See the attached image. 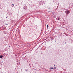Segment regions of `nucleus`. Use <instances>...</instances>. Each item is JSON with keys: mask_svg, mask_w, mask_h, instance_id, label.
Returning <instances> with one entry per match:
<instances>
[{"mask_svg": "<svg viewBox=\"0 0 73 73\" xmlns=\"http://www.w3.org/2000/svg\"><path fill=\"white\" fill-rule=\"evenodd\" d=\"M47 28H48L49 27V26L48 25H47Z\"/></svg>", "mask_w": 73, "mask_h": 73, "instance_id": "nucleus-8", "label": "nucleus"}, {"mask_svg": "<svg viewBox=\"0 0 73 73\" xmlns=\"http://www.w3.org/2000/svg\"><path fill=\"white\" fill-rule=\"evenodd\" d=\"M56 66V65H55L54 66H54Z\"/></svg>", "mask_w": 73, "mask_h": 73, "instance_id": "nucleus-15", "label": "nucleus"}, {"mask_svg": "<svg viewBox=\"0 0 73 73\" xmlns=\"http://www.w3.org/2000/svg\"><path fill=\"white\" fill-rule=\"evenodd\" d=\"M56 67H54V68H53V69H54L55 70L56 69Z\"/></svg>", "mask_w": 73, "mask_h": 73, "instance_id": "nucleus-9", "label": "nucleus"}, {"mask_svg": "<svg viewBox=\"0 0 73 73\" xmlns=\"http://www.w3.org/2000/svg\"><path fill=\"white\" fill-rule=\"evenodd\" d=\"M6 25H8V24H6Z\"/></svg>", "mask_w": 73, "mask_h": 73, "instance_id": "nucleus-14", "label": "nucleus"}, {"mask_svg": "<svg viewBox=\"0 0 73 73\" xmlns=\"http://www.w3.org/2000/svg\"><path fill=\"white\" fill-rule=\"evenodd\" d=\"M52 69H53V67L50 68L49 69H50V70H51Z\"/></svg>", "mask_w": 73, "mask_h": 73, "instance_id": "nucleus-6", "label": "nucleus"}, {"mask_svg": "<svg viewBox=\"0 0 73 73\" xmlns=\"http://www.w3.org/2000/svg\"><path fill=\"white\" fill-rule=\"evenodd\" d=\"M72 31H73V30H72Z\"/></svg>", "mask_w": 73, "mask_h": 73, "instance_id": "nucleus-17", "label": "nucleus"}, {"mask_svg": "<svg viewBox=\"0 0 73 73\" xmlns=\"http://www.w3.org/2000/svg\"><path fill=\"white\" fill-rule=\"evenodd\" d=\"M23 27H25V25H24V26H23Z\"/></svg>", "mask_w": 73, "mask_h": 73, "instance_id": "nucleus-16", "label": "nucleus"}, {"mask_svg": "<svg viewBox=\"0 0 73 73\" xmlns=\"http://www.w3.org/2000/svg\"><path fill=\"white\" fill-rule=\"evenodd\" d=\"M3 57V55H0V58H2Z\"/></svg>", "mask_w": 73, "mask_h": 73, "instance_id": "nucleus-4", "label": "nucleus"}, {"mask_svg": "<svg viewBox=\"0 0 73 73\" xmlns=\"http://www.w3.org/2000/svg\"><path fill=\"white\" fill-rule=\"evenodd\" d=\"M50 9V7L48 8V9Z\"/></svg>", "mask_w": 73, "mask_h": 73, "instance_id": "nucleus-10", "label": "nucleus"}, {"mask_svg": "<svg viewBox=\"0 0 73 73\" xmlns=\"http://www.w3.org/2000/svg\"><path fill=\"white\" fill-rule=\"evenodd\" d=\"M66 13H67V14H69L70 13V11H65Z\"/></svg>", "mask_w": 73, "mask_h": 73, "instance_id": "nucleus-1", "label": "nucleus"}, {"mask_svg": "<svg viewBox=\"0 0 73 73\" xmlns=\"http://www.w3.org/2000/svg\"><path fill=\"white\" fill-rule=\"evenodd\" d=\"M58 19H57V20H60V19H61V18L60 17H58L57 18Z\"/></svg>", "mask_w": 73, "mask_h": 73, "instance_id": "nucleus-5", "label": "nucleus"}, {"mask_svg": "<svg viewBox=\"0 0 73 73\" xmlns=\"http://www.w3.org/2000/svg\"><path fill=\"white\" fill-rule=\"evenodd\" d=\"M3 62H4L3 61L2 62V63Z\"/></svg>", "mask_w": 73, "mask_h": 73, "instance_id": "nucleus-13", "label": "nucleus"}, {"mask_svg": "<svg viewBox=\"0 0 73 73\" xmlns=\"http://www.w3.org/2000/svg\"><path fill=\"white\" fill-rule=\"evenodd\" d=\"M24 8L25 9L27 10V6H25L24 7Z\"/></svg>", "mask_w": 73, "mask_h": 73, "instance_id": "nucleus-2", "label": "nucleus"}, {"mask_svg": "<svg viewBox=\"0 0 73 73\" xmlns=\"http://www.w3.org/2000/svg\"><path fill=\"white\" fill-rule=\"evenodd\" d=\"M12 5H13V6H14V4H13Z\"/></svg>", "mask_w": 73, "mask_h": 73, "instance_id": "nucleus-11", "label": "nucleus"}, {"mask_svg": "<svg viewBox=\"0 0 73 73\" xmlns=\"http://www.w3.org/2000/svg\"><path fill=\"white\" fill-rule=\"evenodd\" d=\"M41 54H43V53L41 52Z\"/></svg>", "mask_w": 73, "mask_h": 73, "instance_id": "nucleus-12", "label": "nucleus"}, {"mask_svg": "<svg viewBox=\"0 0 73 73\" xmlns=\"http://www.w3.org/2000/svg\"><path fill=\"white\" fill-rule=\"evenodd\" d=\"M25 70H26V72H27H27H28V70L26 69Z\"/></svg>", "mask_w": 73, "mask_h": 73, "instance_id": "nucleus-7", "label": "nucleus"}, {"mask_svg": "<svg viewBox=\"0 0 73 73\" xmlns=\"http://www.w3.org/2000/svg\"><path fill=\"white\" fill-rule=\"evenodd\" d=\"M40 5H43V3H42V1L40 2Z\"/></svg>", "mask_w": 73, "mask_h": 73, "instance_id": "nucleus-3", "label": "nucleus"}]
</instances>
